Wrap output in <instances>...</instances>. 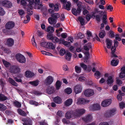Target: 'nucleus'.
Here are the masks:
<instances>
[{
    "instance_id": "cd10ccee",
    "label": "nucleus",
    "mask_w": 125,
    "mask_h": 125,
    "mask_svg": "<svg viewBox=\"0 0 125 125\" xmlns=\"http://www.w3.org/2000/svg\"><path fill=\"white\" fill-rule=\"evenodd\" d=\"M23 76V75L22 74H19L16 77H14V79L15 81L18 82H21L22 81V80L21 79Z\"/></svg>"
},
{
    "instance_id": "0e129e2a",
    "label": "nucleus",
    "mask_w": 125,
    "mask_h": 125,
    "mask_svg": "<svg viewBox=\"0 0 125 125\" xmlns=\"http://www.w3.org/2000/svg\"><path fill=\"white\" fill-rule=\"evenodd\" d=\"M119 105L121 109H122L125 107V103L123 102H121L119 104Z\"/></svg>"
},
{
    "instance_id": "864d4df0",
    "label": "nucleus",
    "mask_w": 125,
    "mask_h": 125,
    "mask_svg": "<svg viewBox=\"0 0 125 125\" xmlns=\"http://www.w3.org/2000/svg\"><path fill=\"white\" fill-rule=\"evenodd\" d=\"M27 20H25L23 21L24 23L26 24L28 23L30 20V18L29 16L28 15H27L26 16Z\"/></svg>"
},
{
    "instance_id": "2eb2a0df",
    "label": "nucleus",
    "mask_w": 125,
    "mask_h": 125,
    "mask_svg": "<svg viewBox=\"0 0 125 125\" xmlns=\"http://www.w3.org/2000/svg\"><path fill=\"white\" fill-rule=\"evenodd\" d=\"M85 112V110L83 109H79L76 110L75 112L77 118L80 117L81 115Z\"/></svg>"
},
{
    "instance_id": "bb28decb",
    "label": "nucleus",
    "mask_w": 125,
    "mask_h": 125,
    "mask_svg": "<svg viewBox=\"0 0 125 125\" xmlns=\"http://www.w3.org/2000/svg\"><path fill=\"white\" fill-rule=\"evenodd\" d=\"M7 43L9 46H11L14 44V40L11 38H9L7 41Z\"/></svg>"
},
{
    "instance_id": "c85d7f7f",
    "label": "nucleus",
    "mask_w": 125,
    "mask_h": 125,
    "mask_svg": "<svg viewBox=\"0 0 125 125\" xmlns=\"http://www.w3.org/2000/svg\"><path fill=\"white\" fill-rule=\"evenodd\" d=\"M48 21L50 24H54L56 22V20L52 17L49 18L48 19Z\"/></svg>"
},
{
    "instance_id": "58836bf2",
    "label": "nucleus",
    "mask_w": 125,
    "mask_h": 125,
    "mask_svg": "<svg viewBox=\"0 0 125 125\" xmlns=\"http://www.w3.org/2000/svg\"><path fill=\"white\" fill-rule=\"evenodd\" d=\"M119 61L116 60H113L111 62V64L113 66H116L118 63Z\"/></svg>"
},
{
    "instance_id": "412c9836",
    "label": "nucleus",
    "mask_w": 125,
    "mask_h": 125,
    "mask_svg": "<svg viewBox=\"0 0 125 125\" xmlns=\"http://www.w3.org/2000/svg\"><path fill=\"white\" fill-rule=\"evenodd\" d=\"M34 75V73L29 71H27L25 73V76L26 77L31 78Z\"/></svg>"
},
{
    "instance_id": "49530a36",
    "label": "nucleus",
    "mask_w": 125,
    "mask_h": 125,
    "mask_svg": "<svg viewBox=\"0 0 125 125\" xmlns=\"http://www.w3.org/2000/svg\"><path fill=\"white\" fill-rule=\"evenodd\" d=\"M61 84V82L59 81H58L56 82V89L58 90L60 87Z\"/></svg>"
},
{
    "instance_id": "9b49d317",
    "label": "nucleus",
    "mask_w": 125,
    "mask_h": 125,
    "mask_svg": "<svg viewBox=\"0 0 125 125\" xmlns=\"http://www.w3.org/2000/svg\"><path fill=\"white\" fill-rule=\"evenodd\" d=\"M90 102L88 100L85 99L84 98L79 97L77 100V104H84L88 103Z\"/></svg>"
},
{
    "instance_id": "338daca9",
    "label": "nucleus",
    "mask_w": 125,
    "mask_h": 125,
    "mask_svg": "<svg viewBox=\"0 0 125 125\" xmlns=\"http://www.w3.org/2000/svg\"><path fill=\"white\" fill-rule=\"evenodd\" d=\"M47 39H48L52 40L53 39V37L52 34H49L47 35Z\"/></svg>"
},
{
    "instance_id": "a211bd4d",
    "label": "nucleus",
    "mask_w": 125,
    "mask_h": 125,
    "mask_svg": "<svg viewBox=\"0 0 125 125\" xmlns=\"http://www.w3.org/2000/svg\"><path fill=\"white\" fill-rule=\"evenodd\" d=\"M57 117L58 118H57L56 122H55V125H58V123L60 121V119L63 116V113L62 112V111L59 110L58 111L56 114Z\"/></svg>"
},
{
    "instance_id": "8fccbe9b",
    "label": "nucleus",
    "mask_w": 125,
    "mask_h": 125,
    "mask_svg": "<svg viewBox=\"0 0 125 125\" xmlns=\"http://www.w3.org/2000/svg\"><path fill=\"white\" fill-rule=\"evenodd\" d=\"M95 77L97 79L99 78L100 77V73L98 71H96L94 74Z\"/></svg>"
},
{
    "instance_id": "7ed1b4c3",
    "label": "nucleus",
    "mask_w": 125,
    "mask_h": 125,
    "mask_svg": "<svg viewBox=\"0 0 125 125\" xmlns=\"http://www.w3.org/2000/svg\"><path fill=\"white\" fill-rule=\"evenodd\" d=\"M80 3L82 4V3L81 2H79L77 4V6L78 8L77 10L75 8H74L72 10V13L75 16H77L80 13L81 10V6Z\"/></svg>"
},
{
    "instance_id": "603ef678",
    "label": "nucleus",
    "mask_w": 125,
    "mask_h": 125,
    "mask_svg": "<svg viewBox=\"0 0 125 125\" xmlns=\"http://www.w3.org/2000/svg\"><path fill=\"white\" fill-rule=\"evenodd\" d=\"M3 62L4 66L6 67H9L10 66V63L4 60H2Z\"/></svg>"
},
{
    "instance_id": "69168bd1",
    "label": "nucleus",
    "mask_w": 125,
    "mask_h": 125,
    "mask_svg": "<svg viewBox=\"0 0 125 125\" xmlns=\"http://www.w3.org/2000/svg\"><path fill=\"white\" fill-rule=\"evenodd\" d=\"M65 53V51L63 49H61L60 51V54L62 56Z\"/></svg>"
},
{
    "instance_id": "e433bc0d",
    "label": "nucleus",
    "mask_w": 125,
    "mask_h": 125,
    "mask_svg": "<svg viewBox=\"0 0 125 125\" xmlns=\"http://www.w3.org/2000/svg\"><path fill=\"white\" fill-rule=\"evenodd\" d=\"M18 13L20 16L21 18L23 17L25 14V13L23 10L20 9L18 10Z\"/></svg>"
},
{
    "instance_id": "6e6d98bb",
    "label": "nucleus",
    "mask_w": 125,
    "mask_h": 125,
    "mask_svg": "<svg viewBox=\"0 0 125 125\" xmlns=\"http://www.w3.org/2000/svg\"><path fill=\"white\" fill-rule=\"evenodd\" d=\"M105 31H101L99 34V36L101 38H103L105 36Z\"/></svg>"
},
{
    "instance_id": "a878e982",
    "label": "nucleus",
    "mask_w": 125,
    "mask_h": 125,
    "mask_svg": "<svg viewBox=\"0 0 125 125\" xmlns=\"http://www.w3.org/2000/svg\"><path fill=\"white\" fill-rule=\"evenodd\" d=\"M54 88L52 86L48 87L47 90V92L50 94L54 93Z\"/></svg>"
},
{
    "instance_id": "39448f33",
    "label": "nucleus",
    "mask_w": 125,
    "mask_h": 125,
    "mask_svg": "<svg viewBox=\"0 0 125 125\" xmlns=\"http://www.w3.org/2000/svg\"><path fill=\"white\" fill-rule=\"evenodd\" d=\"M15 23L14 22L10 21L7 22L5 25L6 29L3 30V32L5 33L6 29L10 30L13 28L15 26Z\"/></svg>"
},
{
    "instance_id": "c9c22d12",
    "label": "nucleus",
    "mask_w": 125,
    "mask_h": 125,
    "mask_svg": "<svg viewBox=\"0 0 125 125\" xmlns=\"http://www.w3.org/2000/svg\"><path fill=\"white\" fill-rule=\"evenodd\" d=\"M7 108L6 106L0 103V111H4Z\"/></svg>"
},
{
    "instance_id": "aec40b11",
    "label": "nucleus",
    "mask_w": 125,
    "mask_h": 125,
    "mask_svg": "<svg viewBox=\"0 0 125 125\" xmlns=\"http://www.w3.org/2000/svg\"><path fill=\"white\" fill-rule=\"evenodd\" d=\"M46 48L53 50V52H55L54 50L55 48V46L54 44L52 43L48 42H47V46H46Z\"/></svg>"
},
{
    "instance_id": "20e7f679",
    "label": "nucleus",
    "mask_w": 125,
    "mask_h": 125,
    "mask_svg": "<svg viewBox=\"0 0 125 125\" xmlns=\"http://www.w3.org/2000/svg\"><path fill=\"white\" fill-rule=\"evenodd\" d=\"M116 109L115 108L109 109L105 113V116L107 117H111L116 114Z\"/></svg>"
},
{
    "instance_id": "393cba45",
    "label": "nucleus",
    "mask_w": 125,
    "mask_h": 125,
    "mask_svg": "<svg viewBox=\"0 0 125 125\" xmlns=\"http://www.w3.org/2000/svg\"><path fill=\"white\" fill-rule=\"evenodd\" d=\"M53 101L57 104H60L62 103V99L59 96H56L53 98Z\"/></svg>"
},
{
    "instance_id": "e2e57ef3",
    "label": "nucleus",
    "mask_w": 125,
    "mask_h": 125,
    "mask_svg": "<svg viewBox=\"0 0 125 125\" xmlns=\"http://www.w3.org/2000/svg\"><path fill=\"white\" fill-rule=\"evenodd\" d=\"M106 16L104 15L103 17V22L105 24H106L107 23V22L106 20Z\"/></svg>"
},
{
    "instance_id": "bf43d9fd",
    "label": "nucleus",
    "mask_w": 125,
    "mask_h": 125,
    "mask_svg": "<svg viewBox=\"0 0 125 125\" xmlns=\"http://www.w3.org/2000/svg\"><path fill=\"white\" fill-rule=\"evenodd\" d=\"M14 104L15 106L18 107H20L21 106V104L18 101L14 102Z\"/></svg>"
},
{
    "instance_id": "37998d69",
    "label": "nucleus",
    "mask_w": 125,
    "mask_h": 125,
    "mask_svg": "<svg viewBox=\"0 0 125 125\" xmlns=\"http://www.w3.org/2000/svg\"><path fill=\"white\" fill-rule=\"evenodd\" d=\"M71 5V4L70 2L68 1L67 2L65 6L66 9L68 10H70Z\"/></svg>"
},
{
    "instance_id": "ddd939ff",
    "label": "nucleus",
    "mask_w": 125,
    "mask_h": 125,
    "mask_svg": "<svg viewBox=\"0 0 125 125\" xmlns=\"http://www.w3.org/2000/svg\"><path fill=\"white\" fill-rule=\"evenodd\" d=\"M82 89V86L81 85L78 84L75 86L74 90L75 94H77L81 92Z\"/></svg>"
},
{
    "instance_id": "f704fd0d",
    "label": "nucleus",
    "mask_w": 125,
    "mask_h": 125,
    "mask_svg": "<svg viewBox=\"0 0 125 125\" xmlns=\"http://www.w3.org/2000/svg\"><path fill=\"white\" fill-rule=\"evenodd\" d=\"M9 81L12 85L17 86H18V84L16 83L11 78H9Z\"/></svg>"
},
{
    "instance_id": "0eeeda50",
    "label": "nucleus",
    "mask_w": 125,
    "mask_h": 125,
    "mask_svg": "<svg viewBox=\"0 0 125 125\" xmlns=\"http://www.w3.org/2000/svg\"><path fill=\"white\" fill-rule=\"evenodd\" d=\"M16 57L17 60L20 62L23 63L26 62V59L24 56L20 53L17 54Z\"/></svg>"
},
{
    "instance_id": "3c124183",
    "label": "nucleus",
    "mask_w": 125,
    "mask_h": 125,
    "mask_svg": "<svg viewBox=\"0 0 125 125\" xmlns=\"http://www.w3.org/2000/svg\"><path fill=\"white\" fill-rule=\"evenodd\" d=\"M6 12L2 8L0 7V16H3L5 15Z\"/></svg>"
},
{
    "instance_id": "f8f14e48",
    "label": "nucleus",
    "mask_w": 125,
    "mask_h": 125,
    "mask_svg": "<svg viewBox=\"0 0 125 125\" xmlns=\"http://www.w3.org/2000/svg\"><path fill=\"white\" fill-rule=\"evenodd\" d=\"M1 4L3 6L8 8H10L12 6V3L8 0L3 1L2 2Z\"/></svg>"
},
{
    "instance_id": "5fc2aeb1",
    "label": "nucleus",
    "mask_w": 125,
    "mask_h": 125,
    "mask_svg": "<svg viewBox=\"0 0 125 125\" xmlns=\"http://www.w3.org/2000/svg\"><path fill=\"white\" fill-rule=\"evenodd\" d=\"M62 30V28H60L59 30H56V32L57 33V36L58 37H60V33L59 31H61Z\"/></svg>"
},
{
    "instance_id": "c756f323",
    "label": "nucleus",
    "mask_w": 125,
    "mask_h": 125,
    "mask_svg": "<svg viewBox=\"0 0 125 125\" xmlns=\"http://www.w3.org/2000/svg\"><path fill=\"white\" fill-rule=\"evenodd\" d=\"M29 83L32 85L36 86H37L39 84V81L38 80H36L30 82H29Z\"/></svg>"
},
{
    "instance_id": "6e6552de",
    "label": "nucleus",
    "mask_w": 125,
    "mask_h": 125,
    "mask_svg": "<svg viewBox=\"0 0 125 125\" xmlns=\"http://www.w3.org/2000/svg\"><path fill=\"white\" fill-rule=\"evenodd\" d=\"M84 95L85 96L89 97L93 95L94 94V91L93 90L91 89H87L83 92Z\"/></svg>"
},
{
    "instance_id": "7c9ffc66",
    "label": "nucleus",
    "mask_w": 125,
    "mask_h": 125,
    "mask_svg": "<svg viewBox=\"0 0 125 125\" xmlns=\"http://www.w3.org/2000/svg\"><path fill=\"white\" fill-rule=\"evenodd\" d=\"M107 43V47L108 48H110L112 44V41L109 39H107L106 40Z\"/></svg>"
},
{
    "instance_id": "5701e85b",
    "label": "nucleus",
    "mask_w": 125,
    "mask_h": 125,
    "mask_svg": "<svg viewBox=\"0 0 125 125\" xmlns=\"http://www.w3.org/2000/svg\"><path fill=\"white\" fill-rule=\"evenodd\" d=\"M92 116L90 115H88L86 116L83 118L84 121L86 122H89L91 121L92 119Z\"/></svg>"
},
{
    "instance_id": "4c0bfd02",
    "label": "nucleus",
    "mask_w": 125,
    "mask_h": 125,
    "mask_svg": "<svg viewBox=\"0 0 125 125\" xmlns=\"http://www.w3.org/2000/svg\"><path fill=\"white\" fill-rule=\"evenodd\" d=\"M54 30L53 27L51 26H49L47 28L46 31L49 33H52L54 31Z\"/></svg>"
},
{
    "instance_id": "dca6fc26",
    "label": "nucleus",
    "mask_w": 125,
    "mask_h": 125,
    "mask_svg": "<svg viewBox=\"0 0 125 125\" xmlns=\"http://www.w3.org/2000/svg\"><path fill=\"white\" fill-rule=\"evenodd\" d=\"M22 120L24 122L23 125H32V120L30 118H23Z\"/></svg>"
},
{
    "instance_id": "4d7b16f0",
    "label": "nucleus",
    "mask_w": 125,
    "mask_h": 125,
    "mask_svg": "<svg viewBox=\"0 0 125 125\" xmlns=\"http://www.w3.org/2000/svg\"><path fill=\"white\" fill-rule=\"evenodd\" d=\"M87 38L88 39H89L92 37V34L91 32L89 31H87Z\"/></svg>"
},
{
    "instance_id": "79ce46f5",
    "label": "nucleus",
    "mask_w": 125,
    "mask_h": 125,
    "mask_svg": "<svg viewBox=\"0 0 125 125\" xmlns=\"http://www.w3.org/2000/svg\"><path fill=\"white\" fill-rule=\"evenodd\" d=\"M75 72L78 73H80L81 72V67L78 66H76L75 67Z\"/></svg>"
},
{
    "instance_id": "473e14b6",
    "label": "nucleus",
    "mask_w": 125,
    "mask_h": 125,
    "mask_svg": "<svg viewBox=\"0 0 125 125\" xmlns=\"http://www.w3.org/2000/svg\"><path fill=\"white\" fill-rule=\"evenodd\" d=\"M52 40L54 42L57 43L59 42V43H61L62 42V40L61 39L59 40V39L56 37H53Z\"/></svg>"
},
{
    "instance_id": "f3484780",
    "label": "nucleus",
    "mask_w": 125,
    "mask_h": 125,
    "mask_svg": "<svg viewBox=\"0 0 125 125\" xmlns=\"http://www.w3.org/2000/svg\"><path fill=\"white\" fill-rule=\"evenodd\" d=\"M112 100L111 99H107L102 102V106L103 107H106L109 105L111 103Z\"/></svg>"
},
{
    "instance_id": "f03ea898",
    "label": "nucleus",
    "mask_w": 125,
    "mask_h": 125,
    "mask_svg": "<svg viewBox=\"0 0 125 125\" xmlns=\"http://www.w3.org/2000/svg\"><path fill=\"white\" fill-rule=\"evenodd\" d=\"M104 76L105 78H107L106 80L107 84L109 86H112L114 81V76L107 73L105 74Z\"/></svg>"
},
{
    "instance_id": "6ab92c4d",
    "label": "nucleus",
    "mask_w": 125,
    "mask_h": 125,
    "mask_svg": "<svg viewBox=\"0 0 125 125\" xmlns=\"http://www.w3.org/2000/svg\"><path fill=\"white\" fill-rule=\"evenodd\" d=\"M53 77L51 76L48 77L44 81L45 83L47 85L51 84L53 82Z\"/></svg>"
},
{
    "instance_id": "052dcab7",
    "label": "nucleus",
    "mask_w": 125,
    "mask_h": 125,
    "mask_svg": "<svg viewBox=\"0 0 125 125\" xmlns=\"http://www.w3.org/2000/svg\"><path fill=\"white\" fill-rule=\"evenodd\" d=\"M108 34L110 37L112 38L114 36V34L113 32L111 30H110L108 32Z\"/></svg>"
},
{
    "instance_id": "680f3d73",
    "label": "nucleus",
    "mask_w": 125,
    "mask_h": 125,
    "mask_svg": "<svg viewBox=\"0 0 125 125\" xmlns=\"http://www.w3.org/2000/svg\"><path fill=\"white\" fill-rule=\"evenodd\" d=\"M31 41L32 45L35 46L37 47L36 43L35 41V39L34 36H33L32 38L31 39Z\"/></svg>"
},
{
    "instance_id": "a19ab883",
    "label": "nucleus",
    "mask_w": 125,
    "mask_h": 125,
    "mask_svg": "<svg viewBox=\"0 0 125 125\" xmlns=\"http://www.w3.org/2000/svg\"><path fill=\"white\" fill-rule=\"evenodd\" d=\"M18 113L21 115L23 116H25L26 115V113L21 109H18Z\"/></svg>"
},
{
    "instance_id": "a18cd8bd",
    "label": "nucleus",
    "mask_w": 125,
    "mask_h": 125,
    "mask_svg": "<svg viewBox=\"0 0 125 125\" xmlns=\"http://www.w3.org/2000/svg\"><path fill=\"white\" fill-rule=\"evenodd\" d=\"M65 92L68 94H71L72 92V89L69 87L67 88L65 90Z\"/></svg>"
},
{
    "instance_id": "4468645a",
    "label": "nucleus",
    "mask_w": 125,
    "mask_h": 125,
    "mask_svg": "<svg viewBox=\"0 0 125 125\" xmlns=\"http://www.w3.org/2000/svg\"><path fill=\"white\" fill-rule=\"evenodd\" d=\"M20 69L17 66H12L10 68V70L12 74L16 73L20 71Z\"/></svg>"
},
{
    "instance_id": "09e8293b",
    "label": "nucleus",
    "mask_w": 125,
    "mask_h": 125,
    "mask_svg": "<svg viewBox=\"0 0 125 125\" xmlns=\"http://www.w3.org/2000/svg\"><path fill=\"white\" fill-rule=\"evenodd\" d=\"M7 99V98L3 94H0V101H2Z\"/></svg>"
},
{
    "instance_id": "ea45409f",
    "label": "nucleus",
    "mask_w": 125,
    "mask_h": 125,
    "mask_svg": "<svg viewBox=\"0 0 125 125\" xmlns=\"http://www.w3.org/2000/svg\"><path fill=\"white\" fill-rule=\"evenodd\" d=\"M71 54L70 52H67L65 55V58L66 59L68 60H70L71 58Z\"/></svg>"
},
{
    "instance_id": "4be33fe9",
    "label": "nucleus",
    "mask_w": 125,
    "mask_h": 125,
    "mask_svg": "<svg viewBox=\"0 0 125 125\" xmlns=\"http://www.w3.org/2000/svg\"><path fill=\"white\" fill-rule=\"evenodd\" d=\"M90 109L92 110L95 111L100 109V106L99 104H94L91 106L90 107Z\"/></svg>"
},
{
    "instance_id": "72a5a7b5",
    "label": "nucleus",
    "mask_w": 125,
    "mask_h": 125,
    "mask_svg": "<svg viewBox=\"0 0 125 125\" xmlns=\"http://www.w3.org/2000/svg\"><path fill=\"white\" fill-rule=\"evenodd\" d=\"M72 102V99H69L65 101V104L67 106H69L71 104Z\"/></svg>"
},
{
    "instance_id": "1a4fd4ad",
    "label": "nucleus",
    "mask_w": 125,
    "mask_h": 125,
    "mask_svg": "<svg viewBox=\"0 0 125 125\" xmlns=\"http://www.w3.org/2000/svg\"><path fill=\"white\" fill-rule=\"evenodd\" d=\"M49 7L52 9H50L49 10V12L51 13H52L53 11V10H59V6L57 4L54 5L52 3H50L49 4Z\"/></svg>"
},
{
    "instance_id": "9d476101",
    "label": "nucleus",
    "mask_w": 125,
    "mask_h": 125,
    "mask_svg": "<svg viewBox=\"0 0 125 125\" xmlns=\"http://www.w3.org/2000/svg\"><path fill=\"white\" fill-rule=\"evenodd\" d=\"M65 117L68 119L77 118L76 114H75V112L73 113L71 111H68L65 114Z\"/></svg>"
},
{
    "instance_id": "f257e3e1",
    "label": "nucleus",
    "mask_w": 125,
    "mask_h": 125,
    "mask_svg": "<svg viewBox=\"0 0 125 125\" xmlns=\"http://www.w3.org/2000/svg\"><path fill=\"white\" fill-rule=\"evenodd\" d=\"M40 0H35V2L34 1V3L33 4V6L30 4H28L27 6L30 9L33 8L35 9L39 10L40 12L42 11V5L40 4Z\"/></svg>"
},
{
    "instance_id": "423d86ee",
    "label": "nucleus",
    "mask_w": 125,
    "mask_h": 125,
    "mask_svg": "<svg viewBox=\"0 0 125 125\" xmlns=\"http://www.w3.org/2000/svg\"><path fill=\"white\" fill-rule=\"evenodd\" d=\"M91 43H89L87 44H86L84 46V49L87 51L85 53V54L86 56L85 59L86 60H87L89 58V54L88 51L91 48Z\"/></svg>"
},
{
    "instance_id": "13d9d810",
    "label": "nucleus",
    "mask_w": 125,
    "mask_h": 125,
    "mask_svg": "<svg viewBox=\"0 0 125 125\" xmlns=\"http://www.w3.org/2000/svg\"><path fill=\"white\" fill-rule=\"evenodd\" d=\"M80 65L81 67L83 68V69L86 70L87 68L86 65L82 62H81L80 63Z\"/></svg>"
},
{
    "instance_id": "774afa93",
    "label": "nucleus",
    "mask_w": 125,
    "mask_h": 125,
    "mask_svg": "<svg viewBox=\"0 0 125 125\" xmlns=\"http://www.w3.org/2000/svg\"><path fill=\"white\" fill-rule=\"evenodd\" d=\"M52 17L55 18H58L59 17V14L58 13H55L52 14Z\"/></svg>"
},
{
    "instance_id": "c03bdc74",
    "label": "nucleus",
    "mask_w": 125,
    "mask_h": 125,
    "mask_svg": "<svg viewBox=\"0 0 125 125\" xmlns=\"http://www.w3.org/2000/svg\"><path fill=\"white\" fill-rule=\"evenodd\" d=\"M29 103L31 104L34 105L35 106H37L39 104L38 102L32 100H30L29 102Z\"/></svg>"
},
{
    "instance_id": "de8ad7c7",
    "label": "nucleus",
    "mask_w": 125,
    "mask_h": 125,
    "mask_svg": "<svg viewBox=\"0 0 125 125\" xmlns=\"http://www.w3.org/2000/svg\"><path fill=\"white\" fill-rule=\"evenodd\" d=\"M78 19L82 25H83L84 24L85 21L83 18L81 17H79L78 18Z\"/></svg>"
},
{
    "instance_id": "b1692460",
    "label": "nucleus",
    "mask_w": 125,
    "mask_h": 125,
    "mask_svg": "<svg viewBox=\"0 0 125 125\" xmlns=\"http://www.w3.org/2000/svg\"><path fill=\"white\" fill-rule=\"evenodd\" d=\"M121 71L119 76L120 78H123L125 76V66H124L121 68Z\"/></svg>"
},
{
    "instance_id": "2f4dec72",
    "label": "nucleus",
    "mask_w": 125,
    "mask_h": 125,
    "mask_svg": "<svg viewBox=\"0 0 125 125\" xmlns=\"http://www.w3.org/2000/svg\"><path fill=\"white\" fill-rule=\"evenodd\" d=\"M116 47H111V50L112 51V57H117V56L114 53L116 51Z\"/></svg>"
}]
</instances>
